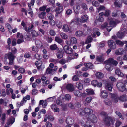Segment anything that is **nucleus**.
Returning <instances> with one entry per match:
<instances>
[{"label": "nucleus", "mask_w": 127, "mask_h": 127, "mask_svg": "<svg viewBox=\"0 0 127 127\" xmlns=\"http://www.w3.org/2000/svg\"><path fill=\"white\" fill-rule=\"evenodd\" d=\"M105 63L106 64L105 67L106 69L108 71H111L113 69V67L111 65V64L116 66L118 63L116 61L114 60L112 58L109 59L108 60L105 61Z\"/></svg>", "instance_id": "f257e3e1"}, {"label": "nucleus", "mask_w": 127, "mask_h": 127, "mask_svg": "<svg viewBox=\"0 0 127 127\" xmlns=\"http://www.w3.org/2000/svg\"><path fill=\"white\" fill-rule=\"evenodd\" d=\"M117 87L120 91L123 92L125 90L127 92V80H125L118 82Z\"/></svg>", "instance_id": "f03ea898"}, {"label": "nucleus", "mask_w": 127, "mask_h": 127, "mask_svg": "<svg viewBox=\"0 0 127 127\" xmlns=\"http://www.w3.org/2000/svg\"><path fill=\"white\" fill-rule=\"evenodd\" d=\"M5 57H7L9 60L8 63L9 65H13L14 64V59L15 56L12 53L10 52L5 55Z\"/></svg>", "instance_id": "7ed1b4c3"}, {"label": "nucleus", "mask_w": 127, "mask_h": 127, "mask_svg": "<svg viewBox=\"0 0 127 127\" xmlns=\"http://www.w3.org/2000/svg\"><path fill=\"white\" fill-rule=\"evenodd\" d=\"M104 123L107 126H109L111 125L110 122L112 124H113L115 121V120L113 118L108 116H106L103 119Z\"/></svg>", "instance_id": "20e7f679"}, {"label": "nucleus", "mask_w": 127, "mask_h": 127, "mask_svg": "<svg viewBox=\"0 0 127 127\" xmlns=\"http://www.w3.org/2000/svg\"><path fill=\"white\" fill-rule=\"evenodd\" d=\"M66 44L69 46H72L73 44H76L77 43L76 38L74 37H72L70 40H67L66 41Z\"/></svg>", "instance_id": "39448f33"}, {"label": "nucleus", "mask_w": 127, "mask_h": 127, "mask_svg": "<svg viewBox=\"0 0 127 127\" xmlns=\"http://www.w3.org/2000/svg\"><path fill=\"white\" fill-rule=\"evenodd\" d=\"M104 84L106 89L110 91H111L113 88L112 82L109 81H105Z\"/></svg>", "instance_id": "423d86ee"}, {"label": "nucleus", "mask_w": 127, "mask_h": 127, "mask_svg": "<svg viewBox=\"0 0 127 127\" xmlns=\"http://www.w3.org/2000/svg\"><path fill=\"white\" fill-rule=\"evenodd\" d=\"M109 46L112 49H115L116 48V44L115 42L113 40H110L108 41Z\"/></svg>", "instance_id": "0eeeda50"}, {"label": "nucleus", "mask_w": 127, "mask_h": 127, "mask_svg": "<svg viewBox=\"0 0 127 127\" xmlns=\"http://www.w3.org/2000/svg\"><path fill=\"white\" fill-rule=\"evenodd\" d=\"M63 49L65 52L68 54H71L73 52L72 49L67 45L64 46L63 47Z\"/></svg>", "instance_id": "6e6552de"}, {"label": "nucleus", "mask_w": 127, "mask_h": 127, "mask_svg": "<svg viewBox=\"0 0 127 127\" xmlns=\"http://www.w3.org/2000/svg\"><path fill=\"white\" fill-rule=\"evenodd\" d=\"M85 112V117L86 118H89L92 112V110L88 108H85L84 109Z\"/></svg>", "instance_id": "1a4fd4ad"}, {"label": "nucleus", "mask_w": 127, "mask_h": 127, "mask_svg": "<svg viewBox=\"0 0 127 127\" xmlns=\"http://www.w3.org/2000/svg\"><path fill=\"white\" fill-rule=\"evenodd\" d=\"M88 119L90 120L92 122L95 123L97 122V118L94 114H92L89 118H87Z\"/></svg>", "instance_id": "9d476101"}, {"label": "nucleus", "mask_w": 127, "mask_h": 127, "mask_svg": "<svg viewBox=\"0 0 127 127\" xmlns=\"http://www.w3.org/2000/svg\"><path fill=\"white\" fill-rule=\"evenodd\" d=\"M111 99L113 103H116L118 102L119 98L114 94H111Z\"/></svg>", "instance_id": "9b49d317"}, {"label": "nucleus", "mask_w": 127, "mask_h": 127, "mask_svg": "<svg viewBox=\"0 0 127 127\" xmlns=\"http://www.w3.org/2000/svg\"><path fill=\"white\" fill-rule=\"evenodd\" d=\"M108 94L107 92L105 90L101 91L100 96L101 98H106L108 96Z\"/></svg>", "instance_id": "f8f14e48"}, {"label": "nucleus", "mask_w": 127, "mask_h": 127, "mask_svg": "<svg viewBox=\"0 0 127 127\" xmlns=\"http://www.w3.org/2000/svg\"><path fill=\"white\" fill-rule=\"evenodd\" d=\"M66 87L67 90L70 92H73L74 89V87L71 84H68Z\"/></svg>", "instance_id": "ddd939ff"}, {"label": "nucleus", "mask_w": 127, "mask_h": 127, "mask_svg": "<svg viewBox=\"0 0 127 127\" xmlns=\"http://www.w3.org/2000/svg\"><path fill=\"white\" fill-rule=\"evenodd\" d=\"M120 22V21L118 20L112 19L110 21L109 24L110 25L114 27L115 26L117 23H119Z\"/></svg>", "instance_id": "4468645a"}, {"label": "nucleus", "mask_w": 127, "mask_h": 127, "mask_svg": "<svg viewBox=\"0 0 127 127\" xmlns=\"http://www.w3.org/2000/svg\"><path fill=\"white\" fill-rule=\"evenodd\" d=\"M125 51V50L122 48H120L116 50L115 54L116 55H119L123 54Z\"/></svg>", "instance_id": "2eb2a0df"}, {"label": "nucleus", "mask_w": 127, "mask_h": 127, "mask_svg": "<svg viewBox=\"0 0 127 127\" xmlns=\"http://www.w3.org/2000/svg\"><path fill=\"white\" fill-rule=\"evenodd\" d=\"M74 119L70 117H67L66 119V122L67 124H71L74 122Z\"/></svg>", "instance_id": "dca6fc26"}, {"label": "nucleus", "mask_w": 127, "mask_h": 127, "mask_svg": "<svg viewBox=\"0 0 127 127\" xmlns=\"http://www.w3.org/2000/svg\"><path fill=\"white\" fill-rule=\"evenodd\" d=\"M116 43L117 45H119L121 47L123 46L124 44H127V41H121L119 40H117L116 41Z\"/></svg>", "instance_id": "f3484780"}, {"label": "nucleus", "mask_w": 127, "mask_h": 127, "mask_svg": "<svg viewBox=\"0 0 127 127\" xmlns=\"http://www.w3.org/2000/svg\"><path fill=\"white\" fill-rule=\"evenodd\" d=\"M88 20V18L87 15H84L81 17L80 22L84 23L87 21Z\"/></svg>", "instance_id": "a211bd4d"}, {"label": "nucleus", "mask_w": 127, "mask_h": 127, "mask_svg": "<svg viewBox=\"0 0 127 127\" xmlns=\"http://www.w3.org/2000/svg\"><path fill=\"white\" fill-rule=\"evenodd\" d=\"M63 10V7L60 6L56 7L55 12L57 14H60Z\"/></svg>", "instance_id": "6ab92c4d"}, {"label": "nucleus", "mask_w": 127, "mask_h": 127, "mask_svg": "<svg viewBox=\"0 0 127 127\" xmlns=\"http://www.w3.org/2000/svg\"><path fill=\"white\" fill-rule=\"evenodd\" d=\"M122 3L121 0H115L114 3V4L116 7H120L121 6Z\"/></svg>", "instance_id": "aec40b11"}, {"label": "nucleus", "mask_w": 127, "mask_h": 127, "mask_svg": "<svg viewBox=\"0 0 127 127\" xmlns=\"http://www.w3.org/2000/svg\"><path fill=\"white\" fill-rule=\"evenodd\" d=\"M119 99L122 101H125L127 100V95L124 94L120 97Z\"/></svg>", "instance_id": "412c9836"}, {"label": "nucleus", "mask_w": 127, "mask_h": 127, "mask_svg": "<svg viewBox=\"0 0 127 127\" xmlns=\"http://www.w3.org/2000/svg\"><path fill=\"white\" fill-rule=\"evenodd\" d=\"M42 63V62L41 61L38 60L36 61L35 63V64L38 69H39L41 68Z\"/></svg>", "instance_id": "4be33fe9"}, {"label": "nucleus", "mask_w": 127, "mask_h": 127, "mask_svg": "<svg viewBox=\"0 0 127 127\" xmlns=\"http://www.w3.org/2000/svg\"><path fill=\"white\" fill-rule=\"evenodd\" d=\"M35 43L37 47L41 48L43 46L42 42L39 40H36L35 41Z\"/></svg>", "instance_id": "5701e85b"}, {"label": "nucleus", "mask_w": 127, "mask_h": 127, "mask_svg": "<svg viewBox=\"0 0 127 127\" xmlns=\"http://www.w3.org/2000/svg\"><path fill=\"white\" fill-rule=\"evenodd\" d=\"M62 29L63 31L64 32H68L69 30L68 26L66 24H64L63 25Z\"/></svg>", "instance_id": "b1692460"}, {"label": "nucleus", "mask_w": 127, "mask_h": 127, "mask_svg": "<svg viewBox=\"0 0 127 127\" xmlns=\"http://www.w3.org/2000/svg\"><path fill=\"white\" fill-rule=\"evenodd\" d=\"M84 65L88 68L92 69L94 68L93 65L90 63H85Z\"/></svg>", "instance_id": "393cba45"}, {"label": "nucleus", "mask_w": 127, "mask_h": 127, "mask_svg": "<svg viewBox=\"0 0 127 127\" xmlns=\"http://www.w3.org/2000/svg\"><path fill=\"white\" fill-rule=\"evenodd\" d=\"M96 78L98 79H101L104 77V75L100 72H97L95 74Z\"/></svg>", "instance_id": "a878e982"}, {"label": "nucleus", "mask_w": 127, "mask_h": 127, "mask_svg": "<svg viewBox=\"0 0 127 127\" xmlns=\"http://www.w3.org/2000/svg\"><path fill=\"white\" fill-rule=\"evenodd\" d=\"M115 73L118 76L121 77H123L124 76L123 73L120 71L119 69H116L115 71Z\"/></svg>", "instance_id": "bb28decb"}, {"label": "nucleus", "mask_w": 127, "mask_h": 127, "mask_svg": "<svg viewBox=\"0 0 127 127\" xmlns=\"http://www.w3.org/2000/svg\"><path fill=\"white\" fill-rule=\"evenodd\" d=\"M50 48L51 50H57L59 49V48L57 45L55 44L52 45L50 46Z\"/></svg>", "instance_id": "cd10ccee"}, {"label": "nucleus", "mask_w": 127, "mask_h": 127, "mask_svg": "<svg viewBox=\"0 0 127 127\" xmlns=\"http://www.w3.org/2000/svg\"><path fill=\"white\" fill-rule=\"evenodd\" d=\"M86 91L87 92V95H92L94 94V91L92 89H86Z\"/></svg>", "instance_id": "c85d7f7f"}, {"label": "nucleus", "mask_w": 127, "mask_h": 127, "mask_svg": "<svg viewBox=\"0 0 127 127\" xmlns=\"http://www.w3.org/2000/svg\"><path fill=\"white\" fill-rule=\"evenodd\" d=\"M60 35L62 38L63 39H66L68 38L67 35L64 33H61L60 34Z\"/></svg>", "instance_id": "c756f323"}, {"label": "nucleus", "mask_w": 127, "mask_h": 127, "mask_svg": "<svg viewBox=\"0 0 127 127\" xmlns=\"http://www.w3.org/2000/svg\"><path fill=\"white\" fill-rule=\"evenodd\" d=\"M46 73L48 74H52L53 73V69H51L49 67L47 68L46 71Z\"/></svg>", "instance_id": "7c9ffc66"}, {"label": "nucleus", "mask_w": 127, "mask_h": 127, "mask_svg": "<svg viewBox=\"0 0 127 127\" xmlns=\"http://www.w3.org/2000/svg\"><path fill=\"white\" fill-rule=\"evenodd\" d=\"M76 87L80 90H81L83 88V85L79 82H77L76 84Z\"/></svg>", "instance_id": "2f4dec72"}, {"label": "nucleus", "mask_w": 127, "mask_h": 127, "mask_svg": "<svg viewBox=\"0 0 127 127\" xmlns=\"http://www.w3.org/2000/svg\"><path fill=\"white\" fill-rule=\"evenodd\" d=\"M98 29L97 28H95L93 30V32L95 33H96L97 35L98 36H99L100 33L98 31Z\"/></svg>", "instance_id": "473e14b6"}, {"label": "nucleus", "mask_w": 127, "mask_h": 127, "mask_svg": "<svg viewBox=\"0 0 127 127\" xmlns=\"http://www.w3.org/2000/svg\"><path fill=\"white\" fill-rule=\"evenodd\" d=\"M33 27V25H31V26H29L28 27V29L27 26H25L24 28V29L27 32H30L31 31L32 29V28Z\"/></svg>", "instance_id": "72a5a7b5"}, {"label": "nucleus", "mask_w": 127, "mask_h": 127, "mask_svg": "<svg viewBox=\"0 0 127 127\" xmlns=\"http://www.w3.org/2000/svg\"><path fill=\"white\" fill-rule=\"evenodd\" d=\"M117 35L118 37L121 39L124 36V34L121 31L119 32L117 34Z\"/></svg>", "instance_id": "f704fd0d"}, {"label": "nucleus", "mask_w": 127, "mask_h": 127, "mask_svg": "<svg viewBox=\"0 0 127 127\" xmlns=\"http://www.w3.org/2000/svg\"><path fill=\"white\" fill-rule=\"evenodd\" d=\"M31 33L32 35V37L34 38L37 37L38 35L37 33L34 30H33L32 31Z\"/></svg>", "instance_id": "c9c22d12"}, {"label": "nucleus", "mask_w": 127, "mask_h": 127, "mask_svg": "<svg viewBox=\"0 0 127 127\" xmlns=\"http://www.w3.org/2000/svg\"><path fill=\"white\" fill-rule=\"evenodd\" d=\"M57 57L58 58H61L63 56V54L62 51H59L56 54Z\"/></svg>", "instance_id": "e433bc0d"}, {"label": "nucleus", "mask_w": 127, "mask_h": 127, "mask_svg": "<svg viewBox=\"0 0 127 127\" xmlns=\"http://www.w3.org/2000/svg\"><path fill=\"white\" fill-rule=\"evenodd\" d=\"M45 12L43 11L39 14H38V16L41 19H43L44 18V16L45 15Z\"/></svg>", "instance_id": "4c0bfd02"}, {"label": "nucleus", "mask_w": 127, "mask_h": 127, "mask_svg": "<svg viewBox=\"0 0 127 127\" xmlns=\"http://www.w3.org/2000/svg\"><path fill=\"white\" fill-rule=\"evenodd\" d=\"M79 114L81 115L84 116L85 117V112L84 110H83L82 109H80L78 111Z\"/></svg>", "instance_id": "58836bf2"}, {"label": "nucleus", "mask_w": 127, "mask_h": 127, "mask_svg": "<svg viewBox=\"0 0 127 127\" xmlns=\"http://www.w3.org/2000/svg\"><path fill=\"white\" fill-rule=\"evenodd\" d=\"M96 60L97 61L102 62L104 60V58L102 56H98L97 57Z\"/></svg>", "instance_id": "ea45409f"}, {"label": "nucleus", "mask_w": 127, "mask_h": 127, "mask_svg": "<svg viewBox=\"0 0 127 127\" xmlns=\"http://www.w3.org/2000/svg\"><path fill=\"white\" fill-rule=\"evenodd\" d=\"M105 103L108 105H110L112 104V102L108 99H106L104 101Z\"/></svg>", "instance_id": "a19ab883"}, {"label": "nucleus", "mask_w": 127, "mask_h": 127, "mask_svg": "<svg viewBox=\"0 0 127 127\" xmlns=\"http://www.w3.org/2000/svg\"><path fill=\"white\" fill-rule=\"evenodd\" d=\"M74 93L76 96L81 97L80 92L79 91H74Z\"/></svg>", "instance_id": "79ce46f5"}, {"label": "nucleus", "mask_w": 127, "mask_h": 127, "mask_svg": "<svg viewBox=\"0 0 127 127\" xmlns=\"http://www.w3.org/2000/svg\"><path fill=\"white\" fill-rule=\"evenodd\" d=\"M55 41L59 43H61L63 41V40L58 37H56L55 38Z\"/></svg>", "instance_id": "37998d69"}, {"label": "nucleus", "mask_w": 127, "mask_h": 127, "mask_svg": "<svg viewBox=\"0 0 127 127\" xmlns=\"http://www.w3.org/2000/svg\"><path fill=\"white\" fill-rule=\"evenodd\" d=\"M83 34V32L81 31H77L75 33L76 35L77 36H81Z\"/></svg>", "instance_id": "c03bdc74"}, {"label": "nucleus", "mask_w": 127, "mask_h": 127, "mask_svg": "<svg viewBox=\"0 0 127 127\" xmlns=\"http://www.w3.org/2000/svg\"><path fill=\"white\" fill-rule=\"evenodd\" d=\"M48 19L50 20H53L54 16L51 14L48 13L47 15Z\"/></svg>", "instance_id": "a18cd8bd"}, {"label": "nucleus", "mask_w": 127, "mask_h": 127, "mask_svg": "<svg viewBox=\"0 0 127 127\" xmlns=\"http://www.w3.org/2000/svg\"><path fill=\"white\" fill-rule=\"evenodd\" d=\"M73 56H70L68 57V58L69 59L71 60L75 58L74 56L76 57H77L78 56V54L75 53H73Z\"/></svg>", "instance_id": "49530a36"}, {"label": "nucleus", "mask_w": 127, "mask_h": 127, "mask_svg": "<svg viewBox=\"0 0 127 127\" xmlns=\"http://www.w3.org/2000/svg\"><path fill=\"white\" fill-rule=\"evenodd\" d=\"M92 39V38L91 36H88L87 38L85 43L86 44H88L91 42Z\"/></svg>", "instance_id": "de8ad7c7"}, {"label": "nucleus", "mask_w": 127, "mask_h": 127, "mask_svg": "<svg viewBox=\"0 0 127 127\" xmlns=\"http://www.w3.org/2000/svg\"><path fill=\"white\" fill-rule=\"evenodd\" d=\"M38 91L36 89H33L32 92L31 94L33 95H34L37 94L38 93Z\"/></svg>", "instance_id": "09e8293b"}, {"label": "nucleus", "mask_w": 127, "mask_h": 127, "mask_svg": "<svg viewBox=\"0 0 127 127\" xmlns=\"http://www.w3.org/2000/svg\"><path fill=\"white\" fill-rule=\"evenodd\" d=\"M92 85L93 86L95 87L97 86L98 84V82L96 80H93L91 82Z\"/></svg>", "instance_id": "8fccbe9b"}, {"label": "nucleus", "mask_w": 127, "mask_h": 127, "mask_svg": "<svg viewBox=\"0 0 127 127\" xmlns=\"http://www.w3.org/2000/svg\"><path fill=\"white\" fill-rule=\"evenodd\" d=\"M93 5L97 7L99 6V4L97 2L95 1H93L92 2Z\"/></svg>", "instance_id": "3c124183"}, {"label": "nucleus", "mask_w": 127, "mask_h": 127, "mask_svg": "<svg viewBox=\"0 0 127 127\" xmlns=\"http://www.w3.org/2000/svg\"><path fill=\"white\" fill-rule=\"evenodd\" d=\"M122 122L120 121L117 120L116 121L115 124V126L116 127H119L121 124Z\"/></svg>", "instance_id": "603ef678"}, {"label": "nucleus", "mask_w": 127, "mask_h": 127, "mask_svg": "<svg viewBox=\"0 0 127 127\" xmlns=\"http://www.w3.org/2000/svg\"><path fill=\"white\" fill-rule=\"evenodd\" d=\"M17 37L20 39H23V35L20 34L19 32L17 33Z\"/></svg>", "instance_id": "864d4df0"}, {"label": "nucleus", "mask_w": 127, "mask_h": 127, "mask_svg": "<svg viewBox=\"0 0 127 127\" xmlns=\"http://www.w3.org/2000/svg\"><path fill=\"white\" fill-rule=\"evenodd\" d=\"M74 19L75 20L76 23H78L79 22H80V18L78 17V15H75Z\"/></svg>", "instance_id": "5fc2aeb1"}, {"label": "nucleus", "mask_w": 127, "mask_h": 127, "mask_svg": "<svg viewBox=\"0 0 127 127\" xmlns=\"http://www.w3.org/2000/svg\"><path fill=\"white\" fill-rule=\"evenodd\" d=\"M81 6L82 8L85 10H86L88 9L87 6V5L85 3H82L81 5Z\"/></svg>", "instance_id": "6e6d98bb"}, {"label": "nucleus", "mask_w": 127, "mask_h": 127, "mask_svg": "<svg viewBox=\"0 0 127 127\" xmlns=\"http://www.w3.org/2000/svg\"><path fill=\"white\" fill-rule=\"evenodd\" d=\"M56 25L59 28L61 27L62 25L61 22L60 21H57L56 22Z\"/></svg>", "instance_id": "4d7b16f0"}, {"label": "nucleus", "mask_w": 127, "mask_h": 127, "mask_svg": "<svg viewBox=\"0 0 127 127\" xmlns=\"http://www.w3.org/2000/svg\"><path fill=\"white\" fill-rule=\"evenodd\" d=\"M65 99L66 100H70L71 98V96L70 95L68 94H67L65 95Z\"/></svg>", "instance_id": "13d9d810"}, {"label": "nucleus", "mask_w": 127, "mask_h": 127, "mask_svg": "<svg viewBox=\"0 0 127 127\" xmlns=\"http://www.w3.org/2000/svg\"><path fill=\"white\" fill-rule=\"evenodd\" d=\"M72 79L74 81H77L79 80V78L77 75H74L73 76Z\"/></svg>", "instance_id": "bf43d9fd"}, {"label": "nucleus", "mask_w": 127, "mask_h": 127, "mask_svg": "<svg viewBox=\"0 0 127 127\" xmlns=\"http://www.w3.org/2000/svg\"><path fill=\"white\" fill-rule=\"evenodd\" d=\"M97 19L100 22H102L103 21L104 19L103 18L102 16H98L97 17Z\"/></svg>", "instance_id": "052dcab7"}, {"label": "nucleus", "mask_w": 127, "mask_h": 127, "mask_svg": "<svg viewBox=\"0 0 127 127\" xmlns=\"http://www.w3.org/2000/svg\"><path fill=\"white\" fill-rule=\"evenodd\" d=\"M116 114L118 115L119 117L122 119H124L123 118L121 114L119 111H116L115 112Z\"/></svg>", "instance_id": "680f3d73"}, {"label": "nucleus", "mask_w": 127, "mask_h": 127, "mask_svg": "<svg viewBox=\"0 0 127 127\" xmlns=\"http://www.w3.org/2000/svg\"><path fill=\"white\" fill-rule=\"evenodd\" d=\"M35 57L36 58L38 59H41L42 58V56L38 54H36Z\"/></svg>", "instance_id": "e2e57ef3"}, {"label": "nucleus", "mask_w": 127, "mask_h": 127, "mask_svg": "<svg viewBox=\"0 0 127 127\" xmlns=\"http://www.w3.org/2000/svg\"><path fill=\"white\" fill-rule=\"evenodd\" d=\"M28 13L31 15H32L31 16H32L33 14V12L32 10V9L31 8H29L28 10Z\"/></svg>", "instance_id": "0e129e2a"}, {"label": "nucleus", "mask_w": 127, "mask_h": 127, "mask_svg": "<svg viewBox=\"0 0 127 127\" xmlns=\"http://www.w3.org/2000/svg\"><path fill=\"white\" fill-rule=\"evenodd\" d=\"M72 12V10L70 9H68L66 10V13L67 15H69L71 14Z\"/></svg>", "instance_id": "69168bd1"}, {"label": "nucleus", "mask_w": 127, "mask_h": 127, "mask_svg": "<svg viewBox=\"0 0 127 127\" xmlns=\"http://www.w3.org/2000/svg\"><path fill=\"white\" fill-rule=\"evenodd\" d=\"M25 69L23 68H20L18 69V71L19 72L22 74L24 73L25 72Z\"/></svg>", "instance_id": "338daca9"}, {"label": "nucleus", "mask_w": 127, "mask_h": 127, "mask_svg": "<svg viewBox=\"0 0 127 127\" xmlns=\"http://www.w3.org/2000/svg\"><path fill=\"white\" fill-rule=\"evenodd\" d=\"M105 8L104 6H100L99 7L97 8V10H98V11L100 10H104Z\"/></svg>", "instance_id": "774afa93"}]
</instances>
